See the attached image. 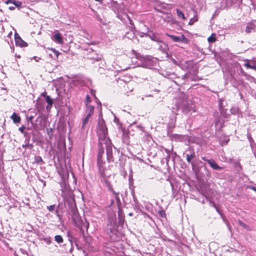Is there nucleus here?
I'll use <instances>...</instances> for the list:
<instances>
[{
    "label": "nucleus",
    "mask_w": 256,
    "mask_h": 256,
    "mask_svg": "<svg viewBox=\"0 0 256 256\" xmlns=\"http://www.w3.org/2000/svg\"><path fill=\"white\" fill-rule=\"evenodd\" d=\"M50 50L54 52V54L56 55V57L58 58L59 54H60V52L53 48H52Z\"/></svg>",
    "instance_id": "obj_36"
},
{
    "label": "nucleus",
    "mask_w": 256,
    "mask_h": 256,
    "mask_svg": "<svg viewBox=\"0 0 256 256\" xmlns=\"http://www.w3.org/2000/svg\"><path fill=\"white\" fill-rule=\"evenodd\" d=\"M10 118L15 124L20 123V116L14 112L11 116Z\"/></svg>",
    "instance_id": "obj_16"
},
{
    "label": "nucleus",
    "mask_w": 256,
    "mask_h": 256,
    "mask_svg": "<svg viewBox=\"0 0 256 256\" xmlns=\"http://www.w3.org/2000/svg\"><path fill=\"white\" fill-rule=\"evenodd\" d=\"M33 118H34V116H30L27 118V120L28 122H31V124H33V122H32Z\"/></svg>",
    "instance_id": "obj_37"
},
{
    "label": "nucleus",
    "mask_w": 256,
    "mask_h": 256,
    "mask_svg": "<svg viewBox=\"0 0 256 256\" xmlns=\"http://www.w3.org/2000/svg\"><path fill=\"white\" fill-rule=\"evenodd\" d=\"M256 30V20H252L249 22L246 28V33L252 32Z\"/></svg>",
    "instance_id": "obj_6"
},
{
    "label": "nucleus",
    "mask_w": 256,
    "mask_h": 256,
    "mask_svg": "<svg viewBox=\"0 0 256 256\" xmlns=\"http://www.w3.org/2000/svg\"><path fill=\"white\" fill-rule=\"evenodd\" d=\"M110 190L111 192H112V194H114V196L115 198L116 199V200H117V202H119L120 200V198L118 197V193L115 192L112 190H112Z\"/></svg>",
    "instance_id": "obj_30"
},
{
    "label": "nucleus",
    "mask_w": 256,
    "mask_h": 256,
    "mask_svg": "<svg viewBox=\"0 0 256 256\" xmlns=\"http://www.w3.org/2000/svg\"><path fill=\"white\" fill-rule=\"evenodd\" d=\"M20 251L22 252L24 254H25V251L22 250V249L20 250Z\"/></svg>",
    "instance_id": "obj_51"
},
{
    "label": "nucleus",
    "mask_w": 256,
    "mask_h": 256,
    "mask_svg": "<svg viewBox=\"0 0 256 256\" xmlns=\"http://www.w3.org/2000/svg\"><path fill=\"white\" fill-rule=\"evenodd\" d=\"M41 95H42V96H44L46 98V96H46V92H42V93L41 94Z\"/></svg>",
    "instance_id": "obj_43"
},
{
    "label": "nucleus",
    "mask_w": 256,
    "mask_h": 256,
    "mask_svg": "<svg viewBox=\"0 0 256 256\" xmlns=\"http://www.w3.org/2000/svg\"><path fill=\"white\" fill-rule=\"evenodd\" d=\"M24 126H20V128H18V130L22 132V133H24Z\"/></svg>",
    "instance_id": "obj_41"
},
{
    "label": "nucleus",
    "mask_w": 256,
    "mask_h": 256,
    "mask_svg": "<svg viewBox=\"0 0 256 256\" xmlns=\"http://www.w3.org/2000/svg\"><path fill=\"white\" fill-rule=\"evenodd\" d=\"M186 157L187 162L188 163H191L192 159L194 158L195 157V153L194 152H192L190 154H186Z\"/></svg>",
    "instance_id": "obj_24"
},
{
    "label": "nucleus",
    "mask_w": 256,
    "mask_h": 256,
    "mask_svg": "<svg viewBox=\"0 0 256 256\" xmlns=\"http://www.w3.org/2000/svg\"><path fill=\"white\" fill-rule=\"evenodd\" d=\"M91 116H92L90 115V114H87L86 117L84 119L83 122H82V129L85 128V126L88 122V121H89Z\"/></svg>",
    "instance_id": "obj_20"
},
{
    "label": "nucleus",
    "mask_w": 256,
    "mask_h": 256,
    "mask_svg": "<svg viewBox=\"0 0 256 256\" xmlns=\"http://www.w3.org/2000/svg\"><path fill=\"white\" fill-rule=\"evenodd\" d=\"M104 154L103 150H100L98 154V167L100 174V170L104 174H108L107 172V166L105 162L102 160V154Z\"/></svg>",
    "instance_id": "obj_2"
},
{
    "label": "nucleus",
    "mask_w": 256,
    "mask_h": 256,
    "mask_svg": "<svg viewBox=\"0 0 256 256\" xmlns=\"http://www.w3.org/2000/svg\"><path fill=\"white\" fill-rule=\"evenodd\" d=\"M8 8L10 10H14L15 9V6H9Z\"/></svg>",
    "instance_id": "obj_42"
},
{
    "label": "nucleus",
    "mask_w": 256,
    "mask_h": 256,
    "mask_svg": "<svg viewBox=\"0 0 256 256\" xmlns=\"http://www.w3.org/2000/svg\"><path fill=\"white\" fill-rule=\"evenodd\" d=\"M86 112H87V114H90V115L92 116V114L94 112V107L90 104L86 105Z\"/></svg>",
    "instance_id": "obj_21"
},
{
    "label": "nucleus",
    "mask_w": 256,
    "mask_h": 256,
    "mask_svg": "<svg viewBox=\"0 0 256 256\" xmlns=\"http://www.w3.org/2000/svg\"><path fill=\"white\" fill-rule=\"evenodd\" d=\"M46 100L48 104V105L46 106V109L50 108L54 103L53 100L52 99L50 96H46Z\"/></svg>",
    "instance_id": "obj_19"
},
{
    "label": "nucleus",
    "mask_w": 256,
    "mask_h": 256,
    "mask_svg": "<svg viewBox=\"0 0 256 256\" xmlns=\"http://www.w3.org/2000/svg\"><path fill=\"white\" fill-rule=\"evenodd\" d=\"M103 144L106 145V158L108 162H112L113 156H112V146L111 144V142L109 144H107V142H103Z\"/></svg>",
    "instance_id": "obj_4"
},
{
    "label": "nucleus",
    "mask_w": 256,
    "mask_h": 256,
    "mask_svg": "<svg viewBox=\"0 0 256 256\" xmlns=\"http://www.w3.org/2000/svg\"><path fill=\"white\" fill-rule=\"evenodd\" d=\"M54 240L58 242V243H62L64 241L63 238L62 236L60 235H56L54 236Z\"/></svg>",
    "instance_id": "obj_25"
},
{
    "label": "nucleus",
    "mask_w": 256,
    "mask_h": 256,
    "mask_svg": "<svg viewBox=\"0 0 256 256\" xmlns=\"http://www.w3.org/2000/svg\"><path fill=\"white\" fill-rule=\"evenodd\" d=\"M250 0V3L252 4V5H253V4H252V0Z\"/></svg>",
    "instance_id": "obj_54"
},
{
    "label": "nucleus",
    "mask_w": 256,
    "mask_h": 256,
    "mask_svg": "<svg viewBox=\"0 0 256 256\" xmlns=\"http://www.w3.org/2000/svg\"><path fill=\"white\" fill-rule=\"evenodd\" d=\"M43 120V118L42 116H38L36 122V125L38 126H40V127L42 126H44V124H42V122Z\"/></svg>",
    "instance_id": "obj_23"
},
{
    "label": "nucleus",
    "mask_w": 256,
    "mask_h": 256,
    "mask_svg": "<svg viewBox=\"0 0 256 256\" xmlns=\"http://www.w3.org/2000/svg\"><path fill=\"white\" fill-rule=\"evenodd\" d=\"M96 2H100V3L102 2V0H95Z\"/></svg>",
    "instance_id": "obj_52"
},
{
    "label": "nucleus",
    "mask_w": 256,
    "mask_h": 256,
    "mask_svg": "<svg viewBox=\"0 0 256 256\" xmlns=\"http://www.w3.org/2000/svg\"><path fill=\"white\" fill-rule=\"evenodd\" d=\"M166 4L158 0H156L154 2V8L156 10L162 12V10L166 8Z\"/></svg>",
    "instance_id": "obj_8"
},
{
    "label": "nucleus",
    "mask_w": 256,
    "mask_h": 256,
    "mask_svg": "<svg viewBox=\"0 0 256 256\" xmlns=\"http://www.w3.org/2000/svg\"><path fill=\"white\" fill-rule=\"evenodd\" d=\"M254 9H256V6H254Z\"/></svg>",
    "instance_id": "obj_55"
},
{
    "label": "nucleus",
    "mask_w": 256,
    "mask_h": 256,
    "mask_svg": "<svg viewBox=\"0 0 256 256\" xmlns=\"http://www.w3.org/2000/svg\"><path fill=\"white\" fill-rule=\"evenodd\" d=\"M210 203H211L212 205L216 208V210H218V209L216 206V204L214 203H212V202H210Z\"/></svg>",
    "instance_id": "obj_47"
},
{
    "label": "nucleus",
    "mask_w": 256,
    "mask_h": 256,
    "mask_svg": "<svg viewBox=\"0 0 256 256\" xmlns=\"http://www.w3.org/2000/svg\"><path fill=\"white\" fill-rule=\"evenodd\" d=\"M97 133L99 138V145L102 146L103 142L109 144L110 140L108 138V130L104 120H99L97 127Z\"/></svg>",
    "instance_id": "obj_1"
},
{
    "label": "nucleus",
    "mask_w": 256,
    "mask_h": 256,
    "mask_svg": "<svg viewBox=\"0 0 256 256\" xmlns=\"http://www.w3.org/2000/svg\"><path fill=\"white\" fill-rule=\"evenodd\" d=\"M244 62H246L244 64V66L246 67L247 68H252L256 70V66H251V64H252V63L254 62V59H246L244 60Z\"/></svg>",
    "instance_id": "obj_11"
},
{
    "label": "nucleus",
    "mask_w": 256,
    "mask_h": 256,
    "mask_svg": "<svg viewBox=\"0 0 256 256\" xmlns=\"http://www.w3.org/2000/svg\"><path fill=\"white\" fill-rule=\"evenodd\" d=\"M14 37L16 46L20 47H24L28 46L27 43L24 42L18 34H15Z\"/></svg>",
    "instance_id": "obj_9"
},
{
    "label": "nucleus",
    "mask_w": 256,
    "mask_h": 256,
    "mask_svg": "<svg viewBox=\"0 0 256 256\" xmlns=\"http://www.w3.org/2000/svg\"><path fill=\"white\" fill-rule=\"evenodd\" d=\"M150 38L152 39V40L157 42H158V43L161 42L160 40V38L156 36L152 35V36H150Z\"/></svg>",
    "instance_id": "obj_31"
},
{
    "label": "nucleus",
    "mask_w": 256,
    "mask_h": 256,
    "mask_svg": "<svg viewBox=\"0 0 256 256\" xmlns=\"http://www.w3.org/2000/svg\"><path fill=\"white\" fill-rule=\"evenodd\" d=\"M195 106L192 102H184L182 104V110L185 114L192 113L195 111Z\"/></svg>",
    "instance_id": "obj_3"
},
{
    "label": "nucleus",
    "mask_w": 256,
    "mask_h": 256,
    "mask_svg": "<svg viewBox=\"0 0 256 256\" xmlns=\"http://www.w3.org/2000/svg\"><path fill=\"white\" fill-rule=\"evenodd\" d=\"M136 58L140 60L142 63L140 64H138V66H140L142 67H147L148 64V62H149V60L146 57H144L143 56H141L140 54H136Z\"/></svg>",
    "instance_id": "obj_7"
},
{
    "label": "nucleus",
    "mask_w": 256,
    "mask_h": 256,
    "mask_svg": "<svg viewBox=\"0 0 256 256\" xmlns=\"http://www.w3.org/2000/svg\"><path fill=\"white\" fill-rule=\"evenodd\" d=\"M108 174H104L102 170H100V181L103 183L108 190H112V186L110 182L108 180L109 176L108 175Z\"/></svg>",
    "instance_id": "obj_5"
},
{
    "label": "nucleus",
    "mask_w": 256,
    "mask_h": 256,
    "mask_svg": "<svg viewBox=\"0 0 256 256\" xmlns=\"http://www.w3.org/2000/svg\"><path fill=\"white\" fill-rule=\"evenodd\" d=\"M251 66H256V60H254V62L251 64Z\"/></svg>",
    "instance_id": "obj_48"
},
{
    "label": "nucleus",
    "mask_w": 256,
    "mask_h": 256,
    "mask_svg": "<svg viewBox=\"0 0 256 256\" xmlns=\"http://www.w3.org/2000/svg\"><path fill=\"white\" fill-rule=\"evenodd\" d=\"M158 214L160 215V216H162V218H165L166 217V214L164 210H159Z\"/></svg>",
    "instance_id": "obj_34"
},
{
    "label": "nucleus",
    "mask_w": 256,
    "mask_h": 256,
    "mask_svg": "<svg viewBox=\"0 0 256 256\" xmlns=\"http://www.w3.org/2000/svg\"><path fill=\"white\" fill-rule=\"evenodd\" d=\"M198 20V18L196 15H195L192 18H190L188 24L190 25H192L195 22Z\"/></svg>",
    "instance_id": "obj_27"
},
{
    "label": "nucleus",
    "mask_w": 256,
    "mask_h": 256,
    "mask_svg": "<svg viewBox=\"0 0 256 256\" xmlns=\"http://www.w3.org/2000/svg\"><path fill=\"white\" fill-rule=\"evenodd\" d=\"M178 109V107L177 106H176V108H172V112H174V114H176Z\"/></svg>",
    "instance_id": "obj_38"
},
{
    "label": "nucleus",
    "mask_w": 256,
    "mask_h": 256,
    "mask_svg": "<svg viewBox=\"0 0 256 256\" xmlns=\"http://www.w3.org/2000/svg\"><path fill=\"white\" fill-rule=\"evenodd\" d=\"M238 223L239 224L242 226V227L244 228L247 230H250V227L246 225V224L244 223L242 221L240 220H238Z\"/></svg>",
    "instance_id": "obj_28"
},
{
    "label": "nucleus",
    "mask_w": 256,
    "mask_h": 256,
    "mask_svg": "<svg viewBox=\"0 0 256 256\" xmlns=\"http://www.w3.org/2000/svg\"><path fill=\"white\" fill-rule=\"evenodd\" d=\"M84 226L86 228V230H88L89 227V222L87 221H86V223H84Z\"/></svg>",
    "instance_id": "obj_40"
},
{
    "label": "nucleus",
    "mask_w": 256,
    "mask_h": 256,
    "mask_svg": "<svg viewBox=\"0 0 256 256\" xmlns=\"http://www.w3.org/2000/svg\"><path fill=\"white\" fill-rule=\"evenodd\" d=\"M186 136L178 134H174L172 135V138L176 141L182 142L185 138Z\"/></svg>",
    "instance_id": "obj_12"
},
{
    "label": "nucleus",
    "mask_w": 256,
    "mask_h": 256,
    "mask_svg": "<svg viewBox=\"0 0 256 256\" xmlns=\"http://www.w3.org/2000/svg\"><path fill=\"white\" fill-rule=\"evenodd\" d=\"M158 50H161L163 53L166 52L167 46L165 43L160 42L158 43Z\"/></svg>",
    "instance_id": "obj_15"
},
{
    "label": "nucleus",
    "mask_w": 256,
    "mask_h": 256,
    "mask_svg": "<svg viewBox=\"0 0 256 256\" xmlns=\"http://www.w3.org/2000/svg\"><path fill=\"white\" fill-rule=\"evenodd\" d=\"M90 102H91V98H90V96H89V95L87 94L86 96V102H85L86 106L88 105Z\"/></svg>",
    "instance_id": "obj_33"
},
{
    "label": "nucleus",
    "mask_w": 256,
    "mask_h": 256,
    "mask_svg": "<svg viewBox=\"0 0 256 256\" xmlns=\"http://www.w3.org/2000/svg\"><path fill=\"white\" fill-rule=\"evenodd\" d=\"M26 146H28V148H32L33 147V146H32V144H26Z\"/></svg>",
    "instance_id": "obj_46"
},
{
    "label": "nucleus",
    "mask_w": 256,
    "mask_h": 256,
    "mask_svg": "<svg viewBox=\"0 0 256 256\" xmlns=\"http://www.w3.org/2000/svg\"><path fill=\"white\" fill-rule=\"evenodd\" d=\"M168 36L174 42H178L182 41V39L184 38V36L182 35L181 36H177L174 35L168 34Z\"/></svg>",
    "instance_id": "obj_17"
},
{
    "label": "nucleus",
    "mask_w": 256,
    "mask_h": 256,
    "mask_svg": "<svg viewBox=\"0 0 256 256\" xmlns=\"http://www.w3.org/2000/svg\"><path fill=\"white\" fill-rule=\"evenodd\" d=\"M208 163L214 170H220L222 169V168L213 159L208 160Z\"/></svg>",
    "instance_id": "obj_10"
},
{
    "label": "nucleus",
    "mask_w": 256,
    "mask_h": 256,
    "mask_svg": "<svg viewBox=\"0 0 256 256\" xmlns=\"http://www.w3.org/2000/svg\"><path fill=\"white\" fill-rule=\"evenodd\" d=\"M22 147H23V148H26V147H28V146H26V145H23V146H22Z\"/></svg>",
    "instance_id": "obj_53"
},
{
    "label": "nucleus",
    "mask_w": 256,
    "mask_h": 256,
    "mask_svg": "<svg viewBox=\"0 0 256 256\" xmlns=\"http://www.w3.org/2000/svg\"><path fill=\"white\" fill-rule=\"evenodd\" d=\"M53 40L56 41L59 44H62L63 42L62 36L61 34L58 32H56V34H54Z\"/></svg>",
    "instance_id": "obj_13"
},
{
    "label": "nucleus",
    "mask_w": 256,
    "mask_h": 256,
    "mask_svg": "<svg viewBox=\"0 0 256 256\" xmlns=\"http://www.w3.org/2000/svg\"><path fill=\"white\" fill-rule=\"evenodd\" d=\"M176 12L177 16L179 18H181L183 20H185L186 19V18L185 17L184 14L182 12V10H180L179 9H176Z\"/></svg>",
    "instance_id": "obj_22"
},
{
    "label": "nucleus",
    "mask_w": 256,
    "mask_h": 256,
    "mask_svg": "<svg viewBox=\"0 0 256 256\" xmlns=\"http://www.w3.org/2000/svg\"><path fill=\"white\" fill-rule=\"evenodd\" d=\"M114 122L116 123H117V122H118V120L117 118H114Z\"/></svg>",
    "instance_id": "obj_49"
},
{
    "label": "nucleus",
    "mask_w": 256,
    "mask_h": 256,
    "mask_svg": "<svg viewBox=\"0 0 256 256\" xmlns=\"http://www.w3.org/2000/svg\"><path fill=\"white\" fill-rule=\"evenodd\" d=\"M250 188L256 192V188H255L254 186H251V187H250Z\"/></svg>",
    "instance_id": "obj_45"
},
{
    "label": "nucleus",
    "mask_w": 256,
    "mask_h": 256,
    "mask_svg": "<svg viewBox=\"0 0 256 256\" xmlns=\"http://www.w3.org/2000/svg\"><path fill=\"white\" fill-rule=\"evenodd\" d=\"M129 214H130V216H132V213H130Z\"/></svg>",
    "instance_id": "obj_56"
},
{
    "label": "nucleus",
    "mask_w": 256,
    "mask_h": 256,
    "mask_svg": "<svg viewBox=\"0 0 256 256\" xmlns=\"http://www.w3.org/2000/svg\"><path fill=\"white\" fill-rule=\"evenodd\" d=\"M208 40L209 42H214L216 40V34H212L210 37L208 38Z\"/></svg>",
    "instance_id": "obj_26"
},
{
    "label": "nucleus",
    "mask_w": 256,
    "mask_h": 256,
    "mask_svg": "<svg viewBox=\"0 0 256 256\" xmlns=\"http://www.w3.org/2000/svg\"><path fill=\"white\" fill-rule=\"evenodd\" d=\"M55 205H51L47 206V208L50 212H53L54 210Z\"/></svg>",
    "instance_id": "obj_35"
},
{
    "label": "nucleus",
    "mask_w": 256,
    "mask_h": 256,
    "mask_svg": "<svg viewBox=\"0 0 256 256\" xmlns=\"http://www.w3.org/2000/svg\"><path fill=\"white\" fill-rule=\"evenodd\" d=\"M10 3L13 4L14 6H16L18 8H20L22 4V2L20 1H14L13 0H8L6 2V4H8Z\"/></svg>",
    "instance_id": "obj_18"
},
{
    "label": "nucleus",
    "mask_w": 256,
    "mask_h": 256,
    "mask_svg": "<svg viewBox=\"0 0 256 256\" xmlns=\"http://www.w3.org/2000/svg\"><path fill=\"white\" fill-rule=\"evenodd\" d=\"M202 159L206 161L207 162H208V160H210L207 159L206 157H202Z\"/></svg>",
    "instance_id": "obj_44"
},
{
    "label": "nucleus",
    "mask_w": 256,
    "mask_h": 256,
    "mask_svg": "<svg viewBox=\"0 0 256 256\" xmlns=\"http://www.w3.org/2000/svg\"><path fill=\"white\" fill-rule=\"evenodd\" d=\"M43 160L41 156H36L34 158V163L39 164L40 162H42Z\"/></svg>",
    "instance_id": "obj_29"
},
{
    "label": "nucleus",
    "mask_w": 256,
    "mask_h": 256,
    "mask_svg": "<svg viewBox=\"0 0 256 256\" xmlns=\"http://www.w3.org/2000/svg\"><path fill=\"white\" fill-rule=\"evenodd\" d=\"M220 4H225V1H224V0H222V2H220ZM220 6H221V5H220Z\"/></svg>",
    "instance_id": "obj_50"
},
{
    "label": "nucleus",
    "mask_w": 256,
    "mask_h": 256,
    "mask_svg": "<svg viewBox=\"0 0 256 256\" xmlns=\"http://www.w3.org/2000/svg\"><path fill=\"white\" fill-rule=\"evenodd\" d=\"M223 220L224 222L226 224L228 230H230V226L229 222L226 219H224Z\"/></svg>",
    "instance_id": "obj_39"
},
{
    "label": "nucleus",
    "mask_w": 256,
    "mask_h": 256,
    "mask_svg": "<svg viewBox=\"0 0 256 256\" xmlns=\"http://www.w3.org/2000/svg\"><path fill=\"white\" fill-rule=\"evenodd\" d=\"M225 4H222L220 6V9H224L230 7L233 4L232 0H224Z\"/></svg>",
    "instance_id": "obj_14"
},
{
    "label": "nucleus",
    "mask_w": 256,
    "mask_h": 256,
    "mask_svg": "<svg viewBox=\"0 0 256 256\" xmlns=\"http://www.w3.org/2000/svg\"><path fill=\"white\" fill-rule=\"evenodd\" d=\"M42 240L46 244H50L52 241H51V238H45L42 239Z\"/></svg>",
    "instance_id": "obj_32"
}]
</instances>
